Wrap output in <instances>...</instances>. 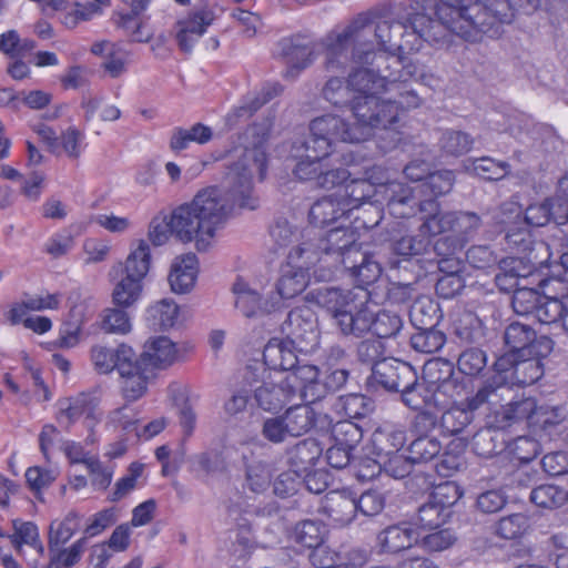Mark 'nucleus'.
<instances>
[{
	"mask_svg": "<svg viewBox=\"0 0 568 568\" xmlns=\"http://www.w3.org/2000/svg\"><path fill=\"white\" fill-rule=\"evenodd\" d=\"M240 160L230 166L222 180V187L203 189L192 202L176 207L169 221L154 219L150 223L149 240L161 246L174 235L183 243L195 241L197 251H206L217 231L224 227L235 205L254 210L258 205L253 194V171L261 179L266 171V154L260 148H243Z\"/></svg>",
	"mask_w": 568,
	"mask_h": 568,
	"instance_id": "nucleus-1",
	"label": "nucleus"
},
{
	"mask_svg": "<svg viewBox=\"0 0 568 568\" xmlns=\"http://www.w3.org/2000/svg\"><path fill=\"white\" fill-rule=\"evenodd\" d=\"M366 19L356 17L346 26L335 28L322 39L327 71L344 70L351 62L373 65L386 87L399 89V82H408L416 75L417 68L405 63L398 51L376 52L368 42H363Z\"/></svg>",
	"mask_w": 568,
	"mask_h": 568,
	"instance_id": "nucleus-2",
	"label": "nucleus"
},
{
	"mask_svg": "<svg viewBox=\"0 0 568 568\" xmlns=\"http://www.w3.org/2000/svg\"><path fill=\"white\" fill-rule=\"evenodd\" d=\"M515 0H439L435 14L450 32L468 42H478L497 22L509 23Z\"/></svg>",
	"mask_w": 568,
	"mask_h": 568,
	"instance_id": "nucleus-3",
	"label": "nucleus"
},
{
	"mask_svg": "<svg viewBox=\"0 0 568 568\" xmlns=\"http://www.w3.org/2000/svg\"><path fill=\"white\" fill-rule=\"evenodd\" d=\"M358 65L348 73L354 94L352 114L356 121L365 123V128L387 129L397 121V108L382 103L378 97L382 91H388V87L374 68Z\"/></svg>",
	"mask_w": 568,
	"mask_h": 568,
	"instance_id": "nucleus-4",
	"label": "nucleus"
},
{
	"mask_svg": "<svg viewBox=\"0 0 568 568\" xmlns=\"http://www.w3.org/2000/svg\"><path fill=\"white\" fill-rule=\"evenodd\" d=\"M151 253L146 241L140 240L131 251L124 263H118L111 270V276L119 278L112 292V300L116 306L126 308L132 306L141 296L143 280L149 273Z\"/></svg>",
	"mask_w": 568,
	"mask_h": 568,
	"instance_id": "nucleus-5",
	"label": "nucleus"
},
{
	"mask_svg": "<svg viewBox=\"0 0 568 568\" xmlns=\"http://www.w3.org/2000/svg\"><path fill=\"white\" fill-rule=\"evenodd\" d=\"M308 296L318 306L326 308L335 326L343 335L348 336L353 334L351 326L355 325L359 310L368 300V292L363 288L357 292L325 286L310 292Z\"/></svg>",
	"mask_w": 568,
	"mask_h": 568,
	"instance_id": "nucleus-6",
	"label": "nucleus"
},
{
	"mask_svg": "<svg viewBox=\"0 0 568 568\" xmlns=\"http://www.w3.org/2000/svg\"><path fill=\"white\" fill-rule=\"evenodd\" d=\"M308 132L318 139L320 149L325 144L331 151L335 141L359 143L373 134V130L365 128V123L355 120V123L351 125L343 118L334 114L313 119L308 124Z\"/></svg>",
	"mask_w": 568,
	"mask_h": 568,
	"instance_id": "nucleus-7",
	"label": "nucleus"
},
{
	"mask_svg": "<svg viewBox=\"0 0 568 568\" xmlns=\"http://www.w3.org/2000/svg\"><path fill=\"white\" fill-rule=\"evenodd\" d=\"M519 357H524L515 351L499 356L494 363V374L485 379L475 394L471 395L470 405L478 404L498 405L503 399V392L507 389L513 379L514 367Z\"/></svg>",
	"mask_w": 568,
	"mask_h": 568,
	"instance_id": "nucleus-8",
	"label": "nucleus"
},
{
	"mask_svg": "<svg viewBox=\"0 0 568 568\" xmlns=\"http://www.w3.org/2000/svg\"><path fill=\"white\" fill-rule=\"evenodd\" d=\"M282 332L291 342L296 343L300 352L316 346L320 331L313 308L302 305L291 310L282 324Z\"/></svg>",
	"mask_w": 568,
	"mask_h": 568,
	"instance_id": "nucleus-9",
	"label": "nucleus"
},
{
	"mask_svg": "<svg viewBox=\"0 0 568 568\" xmlns=\"http://www.w3.org/2000/svg\"><path fill=\"white\" fill-rule=\"evenodd\" d=\"M351 327L353 331L352 336L355 337H362L372 332L378 338H390L400 332L403 320L398 313L390 310L374 312L366 302L357 314L355 325Z\"/></svg>",
	"mask_w": 568,
	"mask_h": 568,
	"instance_id": "nucleus-10",
	"label": "nucleus"
},
{
	"mask_svg": "<svg viewBox=\"0 0 568 568\" xmlns=\"http://www.w3.org/2000/svg\"><path fill=\"white\" fill-rule=\"evenodd\" d=\"M504 339L509 349L518 354L547 356L554 342L547 336H537L535 329L526 323L513 322L504 333Z\"/></svg>",
	"mask_w": 568,
	"mask_h": 568,
	"instance_id": "nucleus-11",
	"label": "nucleus"
},
{
	"mask_svg": "<svg viewBox=\"0 0 568 568\" xmlns=\"http://www.w3.org/2000/svg\"><path fill=\"white\" fill-rule=\"evenodd\" d=\"M371 377L385 389L399 393L415 384L416 371L406 362L382 358L374 365Z\"/></svg>",
	"mask_w": 568,
	"mask_h": 568,
	"instance_id": "nucleus-12",
	"label": "nucleus"
},
{
	"mask_svg": "<svg viewBox=\"0 0 568 568\" xmlns=\"http://www.w3.org/2000/svg\"><path fill=\"white\" fill-rule=\"evenodd\" d=\"M405 442L406 433L404 429L392 425L378 427L372 435V447L373 453L379 458V462H374L372 465L367 466V468H372L369 474L361 469L358 471V478L365 479L373 477L375 471L381 473V464L383 460L398 455Z\"/></svg>",
	"mask_w": 568,
	"mask_h": 568,
	"instance_id": "nucleus-13",
	"label": "nucleus"
},
{
	"mask_svg": "<svg viewBox=\"0 0 568 568\" xmlns=\"http://www.w3.org/2000/svg\"><path fill=\"white\" fill-rule=\"evenodd\" d=\"M318 375L320 371L315 365L303 363L300 359V364L292 367L283 381L295 397L314 403L323 398V387Z\"/></svg>",
	"mask_w": 568,
	"mask_h": 568,
	"instance_id": "nucleus-14",
	"label": "nucleus"
},
{
	"mask_svg": "<svg viewBox=\"0 0 568 568\" xmlns=\"http://www.w3.org/2000/svg\"><path fill=\"white\" fill-rule=\"evenodd\" d=\"M505 250L519 254L534 266L542 265L549 258L548 246L542 241H534L527 229L510 227L505 234Z\"/></svg>",
	"mask_w": 568,
	"mask_h": 568,
	"instance_id": "nucleus-15",
	"label": "nucleus"
},
{
	"mask_svg": "<svg viewBox=\"0 0 568 568\" xmlns=\"http://www.w3.org/2000/svg\"><path fill=\"white\" fill-rule=\"evenodd\" d=\"M214 21V13L209 9L190 12L175 23V39L181 51L190 53L194 44Z\"/></svg>",
	"mask_w": 568,
	"mask_h": 568,
	"instance_id": "nucleus-16",
	"label": "nucleus"
},
{
	"mask_svg": "<svg viewBox=\"0 0 568 568\" xmlns=\"http://www.w3.org/2000/svg\"><path fill=\"white\" fill-rule=\"evenodd\" d=\"M190 471L197 478L212 481L227 478L230 465L222 449L207 448L192 455L189 459Z\"/></svg>",
	"mask_w": 568,
	"mask_h": 568,
	"instance_id": "nucleus-17",
	"label": "nucleus"
},
{
	"mask_svg": "<svg viewBox=\"0 0 568 568\" xmlns=\"http://www.w3.org/2000/svg\"><path fill=\"white\" fill-rule=\"evenodd\" d=\"M349 271L352 277L357 283L355 288L359 292V288L375 283L382 274L381 262L376 257V253L362 247L358 251H351L347 256L346 263L343 265Z\"/></svg>",
	"mask_w": 568,
	"mask_h": 568,
	"instance_id": "nucleus-18",
	"label": "nucleus"
},
{
	"mask_svg": "<svg viewBox=\"0 0 568 568\" xmlns=\"http://www.w3.org/2000/svg\"><path fill=\"white\" fill-rule=\"evenodd\" d=\"M325 256L333 258L334 263L344 265L351 251L363 247L358 243V234L355 227L339 225L327 232H323Z\"/></svg>",
	"mask_w": 568,
	"mask_h": 568,
	"instance_id": "nucleus-19",
	"label": "nucleus"
},
{
	"mask_svg": "<svg viewBox=\"0 0 568 568\" xmlns=\"http://www.w3.org/2000/svg\"><path fill=\"white\" fill-rule=\"evenodd\" d=\"M357 17L366 19V29L362 38L363 42H367L365 40L366 34L373 32L379 48V52L402 50L400 39L406 34L408 29L404 22L389 19H378L374 22V27L372 28L366 16L358 14Z\"/></svg>",
	"mask_w": 568,
	"mask_h": 568,
	"instance_id": "nucleus-20",
	"label": "nucleus"
},
{
	"mask_svg": "<svg viewBox=\"0 0 568 568\" xmlns=\"http://www.w3.org/2000/svg\"><path fill=\"white\" fill-rule=\"evenodd\" d=\"M325 256L323 231L314 227L305 230L303 241L287 255L290 264H298L308 270Z\"/></svg>",
	"mask_w": 568,
	"mask_h": 568,
	"instance_id": "nucleus-21",
	"label": "nucleus"
},
{
	"mask_svg": "<svg viewBox=\"0 0 568 568\" xmlns=\"http://www.w3.org/2000/svg\"><path fill=\"white\" fill-rule=\"evenodd\" d=\"M135 357L132 347L121 344L116 348L94 346L91 351V359L94 368L101 374H108L113 369L130 372V359Z\"/></svg>",
	"mask_w": 568,
	"mask_h": 568,
	"instance_id": "nucleus-22",
	"label": "nucleus"
},
{
	"mask_svg": "<svg viewBox=\"0 0 568 568\" xmlns=\"http://www.w3.org/2000/svg\"><path fill=\"white\" fill-rule=\"evenodd\" d=\"M176 358L178 348L175 344L166 336H158L145 342L138 361L155 373L156 369H165L171 366Z\"/></svg>",
	"mask_w": 568,
	"mask_h": 568,
	"instance_id": "nucleus-23",
	"label": "nucleus"
},
{
	"mask_svg": "<svg viewBox=\"0 0 568 568\" xmlns=\"http://www.w3.org/2000/svg\"><path fill=\"white\" fill-rule=\"evenodd\" d=\"M280 54L285 59L288 70L286 77L296 75L314 60V47L303 37L284 38L278 42Z\"/></svg>",
	"mask_w": 568,
	"mask_h": 568,
	"instance_id": "nucleus-24",
	"label": "nucleus"
},
{
	"mask_svg": "<svg viewBox=\"0 0 568 568\" xmlns=\"http://www.w3.org/2000/svg\"><path fill=\"white\" fill-rule=\"evenodd\" d=\"M423 378L433 393L440 392L449 397L454 396L457 383L452 362L443 358L428 361L423 367Z\"/></svg>",
	"mask_w": 568,
	"mask_h": 568,
	"instance_id": "nucleus-25",
	"label": "nucleus"
},
{
	"mask_svg": "<svg viewBox=\"0 0 568 568\" xmlns=\"http://www.w3.org/2000/svg\"><path fill=\"white\" fill-rule=\"evenodd\" d=\"M384 197L388 212L395 217H408L415 207L420 209V201L414 195V190L400 182H389L384 185Z\"/></svg>",
	"mask_w": 568,
	"mask_h": 568,
	"instance_id": "nucleus-26",
	"label": "nucleus"
},
{
	"mask_svg": "<svg viewBox=\"0 0 568 568\" xmlns=\"http://www.w3.org/2000/svg\"><path fill=\"white\" fill-rule=\"evenodd\" d=\"M297 348L296 343L291 342L287 337L285 339L272 338L263 349L264 364L271 369L288 372L300 364Z\"/></svg>",
	"mask_w": 568,
	"mask_h": 568,
	"instance_id": "nucleus-27",
	"label": "nucleus"
},
{
	"mask_svg": "<svg viewBox=\"0 0 568 568\" xmlns=\"http://www.w3.org/2000/svg\"><path fill=\"white\" fill-rule=\"evenodd\" d=\"M197 257L193 253L179 256L171 265L169 283L171 290L178 294L190 292L197 276Z\"/></svg>",
	"mask_w": 568,
	"mask_h": 568,
	"instance_id": "nucleus-28",
	"label": "nucleus"
},
{
	"mask_svg": "<svg viewBox=\"0 0 568 568\" xmlns=\"http://www.w3.org/2000/svg\"><path fill=\"white\" fill-rule=\"evenodd\" d=\"M129 371L128 373L119 372L123 378V395L128 400H136L145 394L148 383L155 377V373L135 357L130 359Z\"/></svg>",
	"mask_w": 568,
	"mask_h": 568,
	"instance_id": "nucleus-29",
	"label": "nucleus"
},
{
	"mask_svg": "<svg viewBox=\"0 0 568 568\" xmlns=\"http://www.w3.org/2000/svg\"><path fill=\"white\" fill-rule=\"evenodd\" d=\"M60 412L58 419L68 420V424L74 423L81 416L89 420L88 426L92 427V422L98 419L95 414L97 402L90 394L81 393L74 397L60 400Z\"/></svg>",
	"mask_w": 568,
	"mask_h": 568,
	"instance_id": "nucleus-30",
	"label": "nucleus"
},
{
	"mask_svg": "<svg viewBox=\"0 0 568 568\" xmlns=\"http://www.w3.org/2000/svg\"><path fill=\"white\" fill-rule=\"evenodd\" d=\"M254 396L257 405L267 412L278 410L295 398L283 379L278 383H263V385L255 389Z\"/></svg>",
	"mask_w": 568,
	"mask_h": 568,
	"instance_id": "nucleus-31",
	"label": "nucleus"
},
{
	"mask_svg": "<svg viewBox=\"0 0 568 568\" xmlns=\"http://www.w3.org/2000/svg\"><path fill=\"white\" fill-rule=\"evenodd\" d=\"M471 395L466 397L460 406H453L444 412L439 419L440 428L448 435L462 433L474 419V413L486 404L473 407L469 403Z\"/></svg>",
	"mask_w": 568,
	"mask_h": 568,
	"instance_id": "nucleus-32",
	"label": "nucleus"
},
{
	"mask_svg": "<svg viewBox=\"0 0 568 568\" xmlns=\"http://www.w3.org/2000/svg\"><path fill=\"white\" fill-rule=\"evenodd\" d=\"M418 541V534L406 526H389L377 536V542L383 552H399Z\"/></svg>",
	"mask_w": 568,
	"mask_h": 568,
	"instance_id": "nucleus-33",
	"label": "nucleus"
},
{
	"mask_svg": "<svg viewBox=\"0 0 568 568\" xmlns=\"http://www.w3.org/2000/svg\"><path fill=\"white\" fill-rule=\"evenodd\" d=\"M310 282V274L306 268L298 264H290L282 270L277 281V293L282 298H293L304 292Z\"/></svg>",
	"mask_w": 568,
	"mask_h": 568,
	"instance_id": "nucleus-34",
	"label": "nucleus"
},
{
	"mask_svg": "<svg viewBox=\"0 0 568 568\" xmlns=\"http://www.w3.org/2000/svg\"><path fill=\"white\" fill-rule=\"evenodd\" d=\"M347 212L349 211L344 201L329 195L320 199L311 206L308 219L314 229L322 227L344 216Z\"/></svg>",
	"mask_w": 568,
	"mask_h": 568,
	"instance_id": "nucleus-35",
	"label": "nucleus"
},
{
	"mask_svg": "<svg viewBox=\"0 0 568 568\" xmlns=\"http://www.w3.org/2000/svg\"><path fill=\"white\" fill-rule=\"evenodd\" d=\"M281 416L292 438L307 434L315 426L316 413L307 404L291 406Z\"/></svg>",
	"mask_w": 568,
	"mask_h": 568,
	"instance_id": "nucleus-36",
	"label": "nucleus"
},
{
	"mask_svg": "<svg viewBox=\"0 0 568 568\" xmlns=\"http://www.w3.org/2000/svg\"><path fill=\"white\" fill-rule=\"evenodd\" d=\"M420 211L429 213L422 226L423 232H427L430 237L445 232L455 234V212L439 213L438 203L435 200L423 201Z\"/></svg>",
	"mask_w": 568,
	"mask_h": 568,
	"instance_id": "nucleus-37",
	"label": "nucleus"
},
{
	"mask_svg": "<svg viewBox=\"0 0 568 568\" xmlns=\"http://www.w3.org/2000/svg\"><path fill=\"white\" fill-rule=\"evenodd\" d=\"M463 268L462 260H449L439 268L444 275L437 280L435 290L439 297L449 300L455 297L465 287L463 276L459 274Z\"/></svg>",
	"mask_w": 568,
	"mask_h": 568,
	"instance_id": "nucleus-38",
	"label": "nucleus"
},
{
	"mask_svg": "<svg viewBox=\"0 0 568 568\" xmlns=\"http://www.w3.org/2000/svg\"><path fill=\"white\" fill-rule=\"evenodd\" d=\"M213 138V131L203 123H195L191 128H174L170 138V149L180 152L189 148L190 143L206 144Z\"/></svg>",
	"mask_w": 568,
	"mask_h": 568,
	"instance_id": "nucleus-39",
	"label": "nucleus"
},
{
	"mask_svg": "<svg viewBox=\"0 0 568 568\" xmlns=\"http://www.w3.org/2000/svg\"><path fill=\"white\" fill-rule=\"evenodd\" d=\"M455 336L466 344L479 343L484 336V325L481 320L470 311H464L458 315L454 323Z\"/></svg>",
	"mask_w": 568,
	"mask_h": 568,
	"instance_id": "nucleus-40",
	"label": "nucleus"
},
{
	"mask_svg": "<svg viewBox=\"0 0 568 568\" xmlns=\"http://www.w3.org/2000/svg\"><path fill=\"white\" fill-rule=\"evenodd\" d=\"M542 357L539 355L519 357L514 367L510 385L526 386L536 383L544 374Z\"/></svg>",
	"mask_w": 568,
	"mask_h": 568,
	"instance_id": "nucleus-41",
	"label": "nucleus"
},
{
	"mask_svg": "<svg viewBox=\"0 0 568 568\" xmlns=\"http://www.w3.org/2000/svg\"><path fill=\"white\" fill-rule=\"evenodd\" d=\"M232 290L235 294V307L243 316L255 317L267 311L262 306L260 294L251 290L244 281L237 280Z\"/></svg>",
	"mask_w": 568,
	"mask_h": 568,
	"instance_id": "nucleus-42",
	"label": "nucleus"
},
{
	"mask_svg": "<svg viewBox=\"0 0 568 568\" xmlns=\"http://www.w3.org/2000/svg\"><path fill=\"white\" fill-rule=\"evenodd\" d=\"M439 306L429 297H419L415 300L409 308V318L412 324L419 328H429L437 325L440 314Z\"/></svg>",
	"mask_w": 568,
	"mask_h": 568,
	"instance_id": "nucleus-43",
	"label": "nucleus"
},
{
	"mask_svg": "<svg viewBox=\"0 0 568 568\" xmlns=\"http://www.w3.org/2000/svg\"><path fill=\"white\" fill-rule=\"evenodd\" d=\"M282 89L281 84L273 83L264 85L258 92L248 94L244 103L229 115L227 121L230 122L235 118L251 116L262 105L277 97L282 92Z\"/></svg>",
	"mask_w": 568,
	"mask_h": 568,
	"instance_id": "nucleus-44",
	"label": "nucleus"
},
{
	"mask_svg": "<svg viewBox=\"0 0 568 568\" xmlns=\"http://www.w3.org/2000/svg\"><path fill=\"white\" fill-rule=\"evenodd\" d=\"M353 89L346 80L338 77H331L322 89L323 98L335 108H347L352 111Z\"/></svg>",
	"mask_w": 568,
	"mask_h": 568,
	"instance_id": "nucleus-45",
	"label": "nucleus"
},
{
	"mask_svg": "<svg viewBox=\"0 0 568 568\" xmlns=\"http://www.w3.org/2000/svg\"><path fill=\"white\" fill-rule=\"evenodd\" d=\"M452 505H445L440 499H429L418 507V523L423 528H439L452 516Z\"/></svg>",
	"mask_w": 568,
	"mask_h": 568,
	"instance_id": "nucleus-46",
	"label": "nucleus"
},
{
	"mask_svg": "<svg viewBox=\"0 0 568 568\" xmlns=\"http://www.w3.org/2000/svg\"><path fill=\"white\" fill-rule=\"evenodd\" d=\"M432 246V237L427 232H423L420 225L415 234L406 235L395 241L393 251L395 254L404 257H413L426 254Z\"/></svg>",
	"mask_w": 568,
	"mask_h": 568,
	"instance_id": "nucleus-47",
	"label": "nucleus"
},
{
	"mask_svg": "<svg viewBox=\"0 0 568 568\" xmlns=\"http://www.w3.org/2000/svg\"><path fill=\"white\" fill-rule=\"evenodd\" d=\"M242 460L245 466V484L253 494H263L271 484V476L266 464L260 459L248 460L243 455Z\"/></svg>",
	"mask_w": 568,
	"mask_h": 568,
	"instance_id": "nucleus-48",
	"label": "nucleus"
},
{
	"mask_svg": "<svg viewBox=\"0 0 568 568\" xmlns=\"http://www.w3.org/2000/svg\"><path fill=\"white\" fill-rule=\"evenodd\" d=\"M12 526L14 532L7 537L18 552L21 551L22 545H28L37 549L40 555H43L44 548L39 538L38 527L33 523L13 519Z\"/></svg>",
	"mask_w": 568,
	"mask_h": 568,
	"instance_id": "nucleus-49",
	"label": "nucleus"
},
{
	"mask_svg": "<svg viewBox=\"0 0 568 568\" xmlns=\"http://www.w3.org/2000/svg\"><path fill=\"white\" fill-rule=\"evenodd\" d=\"M325 536V526L315 520H304L296 525L294 529L295 542L308 549H320Z\"/></svg>",
	"mask_w": 568,
	"mask_h": 568,
	"instance_id": "nucleus-50",
	"label": "nucleus"
},
{
	"mask_svg": "<svg viewBox=\"0 0 568 568\" xmlns=\"http://www.w3.org/2000/svg\"><path fill=\"white\" fill-rule=\"evenodd\" d=\"M80 528V518L75 513H69L63 520H54L50 525L49 550L60 547L70 540L73 534Z\"/></svg>",
	"mask_w": 568,
	"mask_h": 568,
	"instance_id": "nucleus-51",
	"label": "nucleus"
},
{
	"mask_svg": "<svg viewBox=\"0 0 568 568\" xmlns=\"http://www.w3.org/2000/svg\"><path fill=\"white\" fill-rule=\"evenodd\" d=\"M179 315L178 305L168 298L156 302L148 308V321L154 328L172 327Z\"/></svg>",
	"mask_w": 568,
	"mask_h": 568,
	"instance_id": "nucleus-52",
	"label": "nucleus"
},
{
	"mask_svg": "<svg viewBox=\"0 0 568 568\" xmlns=\"http://www.w3.org/2000/svg\"><path fill=\"white\" fill-rule=\"evenodd\" d=\"M474 139L466 132L446 130L442 133L438 145L440 151L448 156H460L470 151Z\"/></svg>",
	"mask_w": 568,
	"mask_h": 568,
	"instance_id": "nucleus-53",
	"label": "nucleus"
},
{
	"mask_svg": "<svg viewBox=\"0 0 568 568\" xmlns=\"http://www.w3.org/2000/svg\"><path fill=\"white\" fill-rule=\"evenodd\" d=\"M446 343V335L444 332L434 327L419 328L410 336L412 347L425 354H432L443 348Z\"/></svg>",
	"mask_w": 568,
	"mask_h": 568,
	"instance_id": "nucleus-54",
	"label": "nucleus"
},
{
	"mask_svg": "<svg viewBox=\"0 0 568 568\" xmlns=\"http://www.w3.org/2000/svg\"><path fill=\"white\" fill-rule=\"evenodd\" d=\"M468 169L484 180L498 181L509 174L510 164L505 161H496L489 156H483L474 159Z\"/></svg>",
	"mask_w": 568,
	"mask_h": 568,
	"instance_id": "nucleus-55",
	"label": "nucleus"
},
{
	"mask_svg": "<svg viewBox=\"0 0 568 568\" xmlns=\"http://www.w3.org/2000/svg\"><path fill=\"white\" fill-rule=\"evenodd\" d=\"M530 477L525 473H513L503 479V483L487 491L479 494L478 497H488L494 494L498 497H518L525 489L530 488Z\"/></svg>",
	"mask_w": 568,
	"mask_h": 568,
	"instance_id": "nucleus-56",
	"label": "nucleus"
},
{
	"mask_svg": "<svg viewBox=\"0 0 568 568\" xmlns=\"http://www.w3.org/2000/svg\"><path fill=\"white\" fill-rule=\"evenodd\" d=\"M323 449L314 438H306L297 443L291 450L292 463L303 470L314 466L321 457Z\"/></svg>",
	"mask_w": 568,
	"mask_h": 568,
	"instance_id": "nucleus-57",
	"label": "nucleus"
},
{
	"mask_svg": "<svg viewBox=\"0 0 568 568\" xmlns=\"http://www.w3.org/2000/svg\"><path fill=\"white\" fill-rule=\"evenodd\" d=\"M442 444L436 437L419 436L408 446V458L415 464L428 463L439 455Z\"/></svg>",
	"mask_w": 568,
	"mask_h": 568,
	"instance_id": "nucleus-58",
	"label": "nucleus"
},
{
	"mask_svg": "<svg viewBox=\"0 0 568 568\" xmlns=\"http://www.w3.org/2000/svg\"><path fill=\"white\" fill-rule=\"evenodd\" d=\"M465 246V239L448 234L433 243V251L438 257V268H444V263L449 260H460L459 254Z\"/></svg>",
	"mask_w": 568,
	"mask_h": 568,
	"instance_id": "nucleus-59",
	"label": "nucleus"
},
{
	"mask_svg": "<svg viewBox=\"0 0 568 568\" xmlns=\"http://www.w3.org/2000/svg\"><path fill=\"white\" fill-rule=\"evenodd\" d=\"M465 466L464 447L460 443L452 442L440 456L436 471L442 477H449Z\"/></svg>",
	"mask_w": 568,
	"mask_h": 568,
	"instance_id": "nucleus-60",
	"label": "nucleus"
},
{
	"mask_svg": "<svg viewBox=\"0 0 568 568\" xmlns=\"http://www.w3.org/2000/svg\"><path fill=\"white\" fill-rule=\"evenodd\" d=\"M334 443L354 450L363 438L362 428L352 420H339L332 427Z\"/></svg>",
	"mask_w": 568,
	"mask_h": 568,
	"instance_id": "nucleus-61",
	"label": "nucleus"
},
{
	"mask_svg": "<svg viewBox=\"0 0 568 568\" xmlns=\"http://www.w3.org/2000/svg\"><path fill=\"white\" fill-rule=\"evenodd\" d=\"M503 447L504 440H499L498 434L486 425L473 437V448L478 456L491 457L501 452Z\"/></svg>",
	"mask_w": 568,
	"mask_h": 568,
	"instance_id": "nucleus-62",
	"label": "nucleus"
},
{
	"mask_svg": "<svg viewBox=\"0 0 568 568\" xmlns=\"http://www.w3.org/2000/svg\"><path fill=\"white\" fill-rule=\"evenodd\" d=\"M567 418V410L562 405H537L534 412L532 425L549 430L560 425Z\"/></svg>",
	"mask_w": 568,
	"mask_h": 568,
	"instance_id": "nucleus-63",
	"label": "nucleus"
},
{
	"mask_svg": "<svg viewBox=\"0 0 568 568\" xmlns=\"http://www.w3.org/2000/svg\"><path fill=\"white\" fill-rule=\"evenodd\" d=\"M487 365L486 353L478 347H468L464 349L457 359V366L462 374L466 376L479 375Z\"/></svg>",
	"mask_w": 568,
	"mask_h": 568,
	"instance_id": "nucleus-64",
	"label": "nucleus"
}]
</instances>
